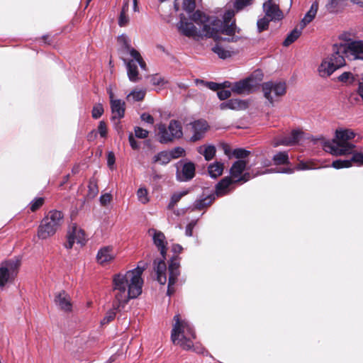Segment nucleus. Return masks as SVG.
<instances>
[{"mask_svg": "<svg viewBox=\"0 0 363 363\" xmlns=\"http://www.w3.org/2000/svg\"><path fill=\"white\" fill-rule=\"evenodd\" d=\"M356 134L347 128H339L335 131V138L323 143L324 150L333 155H345L353 152L355 145L351 142Z\"/></svg>", "mask_w": 363, "mask_h": 363, "instance_id": "6", "label": "nucleus"}, {"mask_svg": "<svg viewBox=\"0 0 363 363\" xmlns=\"http://www.w3.org/2000/svg\"><path fill=\"white\" fill-rule=\"evenodd\" d=\"M157 129L158 140L160 143L166 144L174 140L173 137H171L168 127L165 124L160 123Z\"/></svg>", "mask_w": 363, "mask_h": 363, "instance_id": "25", "label": "nucleus"}, {"mask_svg": "<svg viewBox=\"0 0 363 363\" xmlns=\"http://www.w3.org/2000/svg\"><path fill=\"white\" fill-rule=\"evenodd\" d=\"M223 169V163L215 162L208 166V170L211 177L217 178L222 174Z\"/></svg>", "mask_w": 363, "mask_h": 363, "instance_id": "30", "label": "nucleus"}, {"mask_svg": "<svg viewBox=\"0 0 363 363\" xmlns=\"http://www.w3.org/2000/svg\"><path fill=\"white\" fill-rule=\"evenodd\" d=\"M111 108L112 112V119H121L125 114V102L121 99H113V94L111 91L109 93Z\"/></svg>", "mask_w": 363, "mask_h": 363, "instance_id": "20", "label": "nucleus"}, {"mask_svg": "<svg viewBox=\"0 0 363 363\" xmlns=\"http://www.w3.org/2000/svg\"><path fill=\"white\" fill-rule=\"evenodd\" d=\"M215 199L214 195H208L205 197H200L196 199L194 203V208L196 210H201L208 206L211 205Z\"/></svg>", "mask_w": 363, "mask_h": 363, "instance_id": "27", "label": "nucleus"}, {"mask_svg": "<svg viewBox=\"0 0 363 363\" xmlns=\"http://www.w3.org/2000/svg\"><path fill=\"white\" fill-rule=\"evenodd\" d=\"M234 16V10H227L221 21L210 18L198 10L192 15L191 21L181 14L177 28L183 35L196 40L206 37L212 38L216 41L236 42L239 37L235 33H239L240 28L235 25Z\"/></svg>", "mask_w": 363, "mask_h": 363, "instance_id": "1", "label": "nucleus"}, {"mask_svg": "<svg viewBox=\"0 0 363 363\" xmlns=\"http://www.w3.org/2000/svg\"><path fill=\"white\" fill-rule=\"evenodd\" d=\"M218 97L220 100H225L228 99L231 96V91L229 90H219L217 92Z\"/></svg>", "mask_w": 363, "mask_h": 363, "instance_id": "52", "label": "nucleus"}, {"mask_svg": "<svg viewBox=\"0 0 363 363\" xmlns=\"http://www.w3.org/2000/svg\"><path fill=\"white\" fill-rule=\"evenodd\" d=\"M115 163V157L113 152H109L107 158V164L109 167L113 165Z\"/></svg>", "mask_w": 363, "mask_h": 363, "instance_id": "58", "label": "nucleus"}, {"mask_svg": "<svg viewBox=\"0 0 363 363\" xmlns=\"http://www.w3.org/2000/svg\"><path fill=\"white\" fill-rule=\"evenodd\" d=\"M357 93L363 101V79L362 82H359Z\"/></svg>", "mask_w": 363, "mask_h": 363, "instance_id": "60", "label": "nucleus"}, {"mask_svg": "<svg viewBox=\"0 0 363 363\" xmlns=\"http://www.w3.org/2000/svg\"><path fill=\"white\" fill-rule=\"evenodd\" d=\"M104 113V108L101 104H98L94 106L92 109V117L97 119L101 116Z\"/></svg>", "mask_w": 363, "mask_h": 363, "instance_id": "49", "label": "nucleus"}, {"mask_svg": "<svg viewBox=\"0 0 363 363\" xmlns=\"http://www.w3.org/2000/svg\"><path fill=\"white\" fill-rule=\"evenodd\" d=\"M128 4H124L123 8H122V11H121V12L120 13V16H119V18H118V25L120 26H121V27L125 26V25H127V23L129 21V18L126 15V12L128 11Z\"/></svg>", "mask_w": 363, "mask_h": 363, "instance_id": "36", "label": "nucleus"}, {"mask_svg": "<svg viewBox=\"0 0 363 363\" xmlns=\"http://www.w3.org/2000/svg\"><path fill=\"white\" fill-rule=\"evenodd\" d=\"M302 131L300 130H293L289 136L277 138L274 140L273 145L277 147L279 145H293L296 144L302 136Z\"/></svg>", "mask_w": 363, "mask_h": 363, "instance_id": "18", "label": "nucleus"}, {"mask_svg": "<svg viewBox=\"0 0 363 363\" xmlns=\"http://www.w3.org/2000/svg\"><path fill=\"white\" fill-rule=\"evenodd\" d=\"M112 196L110 194L106 193L101 196L100 203L103 206L107 205L111 201Z\"/></svg>", "mask_w": 363, "mask_h": 363, "instance_id": "53", "label": "nucleus"}, {"mask_svg": "<svg viewBox=\"0 0 363 363\" xmlns=\"http://www.w3.org/2000/svg\"><path fill=\"white\" fill-rule=\"evenodd\" d=\"M199 154L204 156L205 160L209 161L212 160L216 155V147L213 145H201L197 149Z\"/></svg>", "mask_w": 363, "mask_h": 363, "instance_id": "29", "label": "nucleus"}, {"mask_svg": "<svg viewBox=\"0 0 363 363\" xmlns=\"http://www.w3.org/2000/svg\"><path fill=\"white\" fill-rule=\"evenodd\" d=\"M318 10V2L315 1L312 3L310 9L305 14L304 17L300 23L301 29H303L307 24L311 23L315 17Z\"/></svg>", "mask_w": 363, "mask_h": 363, "instance_id": "23", "label": "nucleus"}, {"mask_svg": "<svg viewBox=\"0 0 363 363\" xmlns=\"http://www.w3.org/2000/svg\"><path fill=\"white\" fill-rule=\"evenodd\" d=\"M354 4H357L360 7H363V0H350Z\"/></svg>", "mask_w": 363, "mask_h": 363, "instance_id": "64", "label": "nucleus"}, {"mask_svg": "<svg viewBox=\"0 0 363 363\" xmlns=\"http://www.w3.org/2000/svg\"><path fill=\"white\" fill-rule=\"evenodd\" d=\"M168 130L174 139L180 138L183 135L181 123L177 121L172 120L168 125Z\"/></svg>", "mask_w": 363, "mask_h": 363, "instance_id": "26", "label": "nucleus"}, {"mask_svg": "<svg viewBox=\"0 0 363 363\" xmlns=\"http://www.w3.org/2000/svg\"><path fill=\"white\" fill-rule=\"evenodd\" d=\"M21 266V259L14 257L1 262L0 266V288L11 282L17 276Z\"/></svg>", "mask_w": 363, "mask_h": 363, "instance_id": "11", "label": "nucleus"}, {"mask_svg": "<svg viewBox=\"0 0 363 363\" xmlns=\"http://www.w3.org/2000/svg\"><path fill=\"white\" fill-rule=\"evenodd\" d=\"M196 224V221L192 220L191 223H189L185 230V234L186 236L191 237L192 235V232L194 226Z\"/></svg>", "mask_w": 363, "mask_h": 363, "instance_id": "55", "label": "nucleus"}, {"mask_svg": "<svg viewBox=\"0 0 363 363\" xmlns=\"http://www.w3.org/2000/svg\"><path fill=\"white\" fill-rule=\"evenodd\" d=\"M89 196L91 198L95 197L99 193L96 180L94 178L91 179L88 185Z\"/></svg>", "mask_w": 363, "mask_h": 363, "instance_id": "37", "label": "nucleus"}, {"mask_svg": "<svg viewBox=\"0 0 363 363\" xmlns=\"http://www.w3.org/2000/svg\"><path fill=\"white\" fill-rule=\"evenodd\" d=\"M118 43L120 45V53L121 58L125 65L127 74L129 80L132 82H137L140 79L138 65L143 70H146V63L143 60L140 52L132 48L128 37L121 35L118 38Z\"/></svg>", "mask_w": 363, "mask_h": 363, "instance_id": "4", "label": "nucleus"}, {"mask_svg": "<svg viewBox=\"0 0 363 363\" xmlns=\"http://www.w3.org/2000/svg\"><path fill=\"white\" fill-rule=\"evenodd\" d=\"M333 52L325 57L318 67L321 77L330 76L335 70L345 65V58L350 60H363V40L335 44Z\"/></svg>", "mask_w": 363, "mask_h": 363, "instance_id": "3", "label": "nucleus"}, {"mask_svg": "<svg viewBox=\"0 0 363 363\" xmlns=\"http://www.w3.org/2000/svg\"><path fill=\"white\" fill-rule=\"evenodd\" d=\"M263 77L262 72L260 69H257L248 77L234 83L231 91L237 94H249L259 85Z\"/></svg>", "mask_w": 363, "mask_h": 363, "instance_id": "10", "label": "nucleus"}, {"mask_svg": "<svg viewBox=\"0 0 363 363\" xmlns=\"http://www.w3.org/2000/svg\"><path fill=\"white\" fill-rule=\"evenodd\" d=\"M145 90H133L128 95V98L132 97L135 101H140L145 98Z\"/></svg>", "mask_w": 363, "mask_h": 363, "instance_id": "40", "label": "nucleus"}, {"mask_svg": "<svg viewBox=\"0 0 363 363\" xmlns=\"http://www.w3.org/2000/svg\"><path fill=\"white\" fill-rule=\"evenodd\" d=\"M171 160L169 151H162L154 156L153 162L164 165L168 164Z\"/></svg>", "mask_w": 363, "mask_h": 363, "instance_id": "32", "label": "nucleus"}, {"mask_svg": "<svg viewBox=\"0 0 363 363\" xmlns=\"http://www.w3.org/2000/svg\"><path fill=\"white\" fill-rule=\"evenodd\" d=\"M263 11L265 16L272 21H279L283 18V13L278 5L273 2V0H267L264 2Z\"/></svg>", "mask_w": 363, "mask_h": 363, "instance_id": "16", "label": "nucleus"}, {"mask_svg": "<svg viewBox=\"0 0 363 363\" xmlns=\"http://www.w3.org/2000/svg\"><path fill=\"white\" fill-rule=\"evenodd\" d=\"M232 154L238 160H243L250 155V152L243 148H236L233 151Z\"/></svg>", "mask_w": 363, "mask_h": 363, "instance_id": "42", "label": "nucleus"}, {"mask_svg": "<svg viewBox=\"0 0 363 363\" xmlns=\"http://www.w3.org/2000/svg\"><path fill=\"white\" fill-rule=\"evenodd\" d=\"M296 169L297 170H306L310 169V167L306 163L301 162L296 166Z\"/></svg>", "mask_w": 363, "mask_h": 363, "instance_id": "61", "label": "nucleus"}, {"mask_svg": "<svg viewBox=\"0 0 363 363\" xmlns=\"http://www.w3.org/2000/svg\"><path fill=\"white\" fill-rule=\"evenodd\" d=\"M175 323L171 333V340L174 345H179L185 350L193 349L196 353H203V348L194 346L193 340L196 338V334L193 326L186 320H181L179 314L174 316Z\"/></svg>", "mask_w": 363, "mask_h": 363, "instance_id": "5", "label": "nucleus"}, {"mask_svg": "<svg viewBox=\"0 0 363 363\" xmlns=\"http://www.w3.org/2000/svg\"><path fill=\"white\" fill-rule=\"evenodd\" d=\"M176 177L179 182H188L195 176V165L191 162L180 160L177 165Z\"/></svg>", "mask_w": 363, "mask_h": 363, "instance_id": "13", "label": "nucleus"}, {"mask_svg": "<svg viewBox=\"0 0 363 363\" xmlns=\"http://www.w3.org/2000/svg\"><path fill=\"white\" fill-rule=\"evenodd\" d=\"M143 269V267H138L125 274L118 273L113 276V308L106 313L101 320V324H106L113 320L116 317V311L123 308L130 299L135 298L141 294L143 284L141 275Z\"/></svg>", "mask_w": 363, "mask_h": 363, "instance_id": "2", "label": "nucleus"}, {"mask_svg": "<svg viewBox=\"0 0 363 363\" xmlns=\"http://www.w3.org/2000/svg\"><path fill=\"white\" fill-rule=\"evenodd\" d=\"M149 132L140 127L135 128V135L136 138L144 139L148 136Z\"/></svg>", "mask_w": 363, "mask_h": 363, "instance_id": "50", "label": "nucleus"}, {"mask_svg": "<svg viewBox=\"0 0 363 363\" xmlns=\"http://www.w3.org/2000/svg\"><path fill=\"white\" fill-rule=\"evenodd\" d=\"M271 20L268 18L266 16L263 18L258 19L257 25L258 31L262 32L268 28L269 23Z\"/></svg>", "mask_w": 363, "mask_h": 363, "instance_id": "44", "label": "nucleus"}, {"mask_svg": "<svg viewBox=\"0 0 363 363\" xmlns=\"http://www.w3.org/2000/svg\"><path fill=\"white\" fill-rule=\"evenodd\" d=\"M303 29L295 28L291 31L286 36V39L283 42V45L285 47L290 45L294 41H296L301 35Z\"/></svg>", "mask_w": 363, "mask_h": 363, "instance_id": "33", "label": "nucleus"}, {"mask_svg": "<svg viewBox=\"0 0 363 363\" xmlns=\"http://www.w3.org/2000/svg\"><path fill=\"white\" fill-rule=\"evenodd\" d=\"M43 198H35L30 203V208L31 211L34 212L39 209L43 206Z\"/></svg>", "mask_w": 363, "mask_h": 363, "instance_id": "45", "label": "nucleus"}, {"mask_svg": "<svg viewBox=\"0 0 363 363\" xmlns=\"http://www.w3.org/2000/svg\"><path fill=\"white\" fill-rule=\"evenodd\" d=\"M75 242L79 244L81 247L86 242L84 230L77 226H74L72 230L69 232L65 247L67 249H71Z\"/></svg>", "mask_w": 363, "mask_h": 363, "instance_id": "15", "label": "nucleus"}, {"mask_svg": "<svg viewBox=\"0 0 363 363\" xmlns=\"http://www.w3.org/2000/svg\"><path fill=\"white\" fill-rule=\"evenodd\" d=\"M98 133L100 134L101 137L104 138L107 134V128L106 125L104 121H100L98 126Z\"/></svg>", "mask_w": 363, "mask_h": 363, "instance_id": "51", "label": "nucleus"}, {"mask_svg": "<svg viewBox=\"0 0 363 363\" xmlns=\"http://www.w3.org/2000/svg\"><path fill=\"white\" fill-rule=\"evenodd\" d=\"M335 169L347 168L352 166L350 160H336L333 162L332 165Z\"/></svg>", "mask_w": 363, "mask_h": 363, "instance_id": "39", "label": "nucleus"}, {"mask_svg": "<svg viewBox=\"0 0 363 363\" xmlns=\"http://www.w3.org/2000/svg\"><path fill=\"white\" fill-rule=\"evenodd\" d=\"M54 301L60 310L65 312L72 311V304L71 303V298L65 291H61L56 294Z\"/></svg>", "mask_w": 363, "mask_h": 363, "instance_id": "19", "label": "nucleus"}, {"mask_svg": "<svg viewBox=\"0 0 363 363\" xmlns=\"http://www.w3.org/2000/svg\"><path fill=\"white\" fill-rule=\"evenodd\" d=\"M64 215L62 211L52 210L41 220L37 235L40 240H46L53 236L63 223Z\"/></svg>", "mask_w": 363, "mask_h": 363, "instance_id": "9", "label": "nucleus"}, {"mask_svg": "<svg viewBox=\"0 0 363 363\" xmlns=\"http://www.w3.org/2000/svg\"><path fill=\"white\" fill-rule=\"evenodd\" d=\"M345 0H328L325 8L330 13H337L343 9Z\"/></svg>", "mask_w": 363, "mask_h": 363, "instance_id": "28", "label": "nucleus"}, {"mask_svg": "<svg viewBox=\"0 0 363 363\" xmlns=\"http://www.w3.org/2000/svg\"><path fill=\"white\" fill-rule=\"evenodd\" d=\"M350 155H352L350 159L352 164V163H355L358 166H363V152H355L354 149L353 152Z\"/></svg>", "mask_w": 363, "mask_h": 363, "instance_id": "41", "label": "nucleus"}, {"mask_svg": "<svg viewBox=\"0 0 363 363\" xmlns=\"http://www.w3.org/2000/svg\"><path fill=\"white\" fill-rule=\"evenodd\" d=\"M262 91L264 97L271 104L284 96L286 92V84L284 82H267L262 84Z\"/></svg>", "mask_w": 363, "mask_h": 363, "instance_id": "12", "label": "nucleus"}, {"mask_svg": "<svg viewBox=\"0 0 363 363\" xmlns=\"http://www.w3.org/2000/svg\"><path fill=\"white\" fill-rule=\"evenodd\" d=\"M171 159H177L184 155L185 150L181 147H177L169 151Z\"/></svg>", "mask_w": 363, "mask_h": 363, "instance_id": "46", "label": "nucleus"}, {"mask_svg": "<svg viewBox=\"0 0 363 363\" xmlns=\"http://www.w3.org/2000/svg\"><path fill=\"white\" fill-rule=\"evenodd\" d=\"M142 121L149 123V124H153L154 123V118L153 117L149 114V113H144L141 115L140 116Z\"/></svg>", "mask_w": 363, "mask_h": 363, "instance_id": "57", "label": "nucleus"}, {"mask_svg": "<svg viewBox=\"0 0 363 363\" xmlns=\"http://www.w3.org/2000/svg\"><path fill=\"white\" fill-rule=\"evenodd\" d=\"M235 183L230 177H225L216 186V194L218 196H222L231 191L230 186Z\"/></svg>", "mask_w": 363, "mask_h": 363, "instance_id": "22", "label": "nucleus"}, {"mask_svg": "<svg viewBox=\"0 0 363 363\" xmlns=\"http://www.w3.org/2000/svg\"><path fill=\"white\" fill-rule=\"evenodd\" d=\"M206 86L213 91H218L221 88V84L213 82H208L206 83Z\"/></svg>", "mask_w": 363, "mask_h": 363, "instance_id": "56", "label": "nucleus"}, {"mask_svg": "<svg viewBox=\"0 0 363 363\" xmlns=\"http://www.w3.org/2000/svg\"><path fill=\"white\" fill-rule=\"evenodd\" d=\"M261 164L263 167H269L272 162L270 160L265 158L262 160Z\"/></svg>", "mask_w": 363, "mask_h": 363, "instance_id": "62", "label": "nucleus"}, {"mask_svg": "<svg viewBox=\"0 0 363 363\" xmlns=\"http://www.w3.org/2000/svg\"><path fill=\"white\" fill-rule=\"evenodd\" d=\"M223 150H224V152L226 155H228L229 157H230V147L228 145H223Z\"/></svg>", "mask_w": 363, "mask_h": 363, "instance_id": "63", "label": "nucleus"}, {"mask_svg": "<svg viewBox=\"0 0 363 363\" xmlns=\"http://www.w3.org/2000/svg\"><path fill=\"white\" fill-rule=\"evenodd\" d=\"M194 134L191 137V141L196 142L201 140L208 128L207 122L204 120H198L191 123Z\"/></svg>", "mask_w": 363, "mask_h": 363, "instance_id": "21", "label": "nucleus"}, {"mask_svg": "<svg viewBox=\"0 0 363 363\" xmlns=\"http://www.w3.org/2000/svg\"><path fill=\"white\" fill-rule=\"evenodd\" d=\"M128 140H129V143H130V147L133 149V150H138L140 148V145L138 144V143L136 141V140L135 139L132 133H130L128 136Z\"/></svg>", "mask_w": 363, "mask_h": 363, "instance_id": "54", "label": "nucleus"}, {"mask_svg": "<svg viewBox=\"0 0 363 363\" xmlns=\"http://www.w3.org/2000/svg\"><path fill=\"white\" fill-rule=\"evenodd\" d=\"M189 193V190H183L174 193L171 196L170 201L167 206V208L169 210L173 209L177 203L181 200V199L187 195Z\"/></svg>", "mask_w": 363, "mask_h": 363, "instance_id": "31", "label": "nucleus"}, {"mask_svg": "<svg viewBox=\"0 0 363 363\" xmlns=\"http://www.w3.org/2000/svg\"><path fill=\"white\" fill-rule=\"evenodd\" d=\"M252 0H236L234 3V7L237 11L243 9L245 6L252 4Z\"/></svg>", "mask_w": 363, "mask_h": 363, "instance_id": "47", "label": "nucleus"}, {"mask_svg": "<svg viewBox=\"0 0 363 363\" xmlns=\"http://www.w3.org/2000/svg\"><path fill=\"white\" fill-rule=\"evenodd\" d=\"M138 199L140 202L145 204L149 202L148 192L145 188H140L137 191Z\"/></svg>", "mask_w": 363, "mask_h": 363, "instance_id": "38", "label": "nucleus"}, {"mask_svg": "<svg viewBox=\"0 0 363 363\" xmlns=\"http://www.w3.org/2000/svg\"><path fill=\"white\" fill-rule=\"evenodd\" d=\"M338 80L343 83L352 84L354 81V77L352 72H345L338 77Z\"/></svg>", "mask_w": 363, "mask_h": 363, "instance_id": "43", "label": "nucleus"}, {"mask_svg": "<svg viewBox=\"0 0 363 363\" xmlns=\"http://www.w3.org/2000/svg\"><path fill=\"white\" fill-rule=\"evenodd\" d=\"M273 161L274 164H286L289 163V155L287 152H279L274 155Z\"/></svg>", "mask_w": 363, "mask_h": 363, "instance_id": "34", "label": "nucleus"}, {"mask_svg": "<svg viewBox=\"0 0 363 363\" xmlns=\"http://www.w3.org/2000/svg\"><path fill=\"white\" fill-rule=\"evenodd\" d=\"M116 256L112 246H104L101 247L96 255V261L101 265H104L111 262Z\"/></svg>", "mask_w": 363, "mask_h": 363, "instance_id": "17", "label": "nucleus"}, {"mask_svg": "<svg viewBox=\"0 0 363 363\" xmlns=\"http://www.w3.org/2000/svg\"><path fill=\"white\" fill-rule=\"evenodd\" d=\"M212 50L213 51V52L217 54L218 57L221 59H226L230 57V52L218 44H216L212 48Z\"/></svg>", "mask_w": 363, "mask_h": 363, "instance_id": "35", "label": "nucleus"}, {"mask_svg": "<svg viewBox=\"0 0 363 363\" xmlns=\"http://www.w3.org/2000/svg\"><path fill=\"white\" fill-rule=\"evenodd\" d=\"M246 167L247 162L244 160H238L233 164L230 169V177L235 183L240 182L243 184L255 177L264 174H269L273 172L291 174L294 172V170L290 168L278 167L267 169L264 171L252 169V172H244V171L246 169Z\"/></svg>", "mask_w": 363, "mask_h": 363, "instance_id": "7", "label": "nucleus"}, {"mask_svg": "<svg viewBox=\"0 0 363 363\" xmlns=\"http://www.w3.org/2000/svg\"><path fill=\"white\" fill-rule=\"evenodd\" d=\"M179 267V262L176 258L174 257L171 259L168 267L169 279L167 291V295L169 296L174 293V285L176 284L177 278L180 274Z\"/></svg>", "mask_w": 363, "mask_h": 363, "instance_id": "14", "label": "nucleus"}, {"mask_svg": "<svg viewBox=\"0 0 363 363\" xmlns=\"http://www.w3.org/2000/svg\"><path fill=\"white\" fill-rule=\"evenodd\" d=\"M149 233L152 235L153 242L160 251V254L162 257V259L160 260L155 259L153 265L154 270L157 274V281L160 284L164 285L167 282V267L164 260L165 259V255L167 253V242L164 234L161 231H158L155 229H150L149 230Z\"/></svg>", "mask_w": 363, "mask_h": 363, "instance_id": "8", "label": "nucleus"}, {"mask_svg": "<svg viewBox=\"0 0 363 363\" xmlns=\"http://www.w3.org/2000/svg\"><path fill=\"white\" fill-rule=\"evenodd\" d=\"M151 82L154 86H163L167 82L164 79V78L159 76L157 74L152 76L151 78Z\"/></svg>", "mask_w": 363, "mask_h": 363, "instance_id": "48", "label": "nucleus"}, {"mask_svg": "<svg viewBox=\"0 0 363 363\" xmlns=\"http://www.w3.org/2000/svg\"><path fill=\"white\" fill-rule=\"evenodd\" d=\"M246 108V103L242 100L239 99H229L220 104V108L221 110L232 109V110H240Z\"/></svg>", "mask_w": 363, "mask_h": 363, "instance_id": "24", "label": "nucleus"}, {"mask_svg": "<svg viewBox=\"0 0 363 363\" xmlns=\"http://www.w3.org/2000/svg\"><path fill=\"white\" fill-rule=\"evenodd\" d=\"M340 40H342L343 43H348L349 42L353 41L354 40H352L349 35L347 33H343L340 35Z\"/></svg>", "mask_w": 363, "mask_h": 363, "instance_id": "59", "label": "nucleus"}]
</instances>
